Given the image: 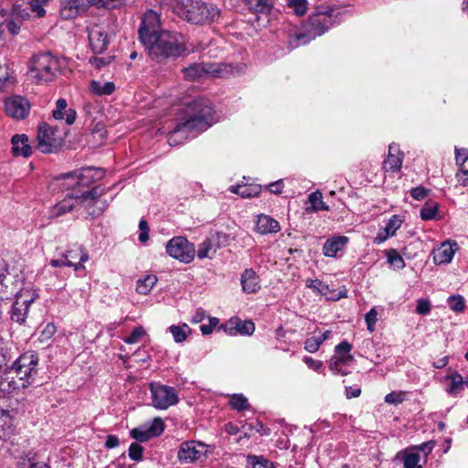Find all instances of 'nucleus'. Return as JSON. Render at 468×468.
<instances>
[{
  "label": "nucleus",
  "mask_w": 468,
  "mask_h": 468,
  "mask_svg": "<svg viewBox=\"0 0 468 468\" xmlns=\"http://www.w3.org/2000/svg\"><path fill=\"white\" fill-rule=\"evenodd\" d=\"M185 122H179L169 134L171 145L181 144L183 138L196 137L216 122L212 103L205 98H197L188 102L185 108Z\"/></svg>",
  "instance_id": "1"
},
{
  "label": "nucleus",
  "mask_w": 468,
  "mask_h": 468,
  "mask_svg": "<svg viewBox=\"0 0 468 468\" xmlns=\"http://www.w3.org/2000/svg\"><path fill=\"white\" fill-rule=\"evenodd\" d=\"M143 45L150 58L157 64L176 59L186 51L184 36L171 30H161Z\"/></svg>",
  "instance_id": "2"
},
{
  "label": "nucleus",
  "mask_w": 468,
  "mask_h": 468,
  "mask_svg": "<svg viewBox=\"0 0 468 468\" xmlns=\"http://www.w3.org/2000/svg\"><path fill=\"white\" fill-rule=\"evenodd\" d=\"M37 356L34 354L20 356L0 379V390L11 393L31 385L37 374Z\"/></svg>",
  "instance_id": "3"
},
{
  "label": "nucleus",
  "mask_w": 468,
  "mask_h": 468,
  "mask_svg": "<svg viewBox=\"0 0 468 468\" xmlns=\"http://www.w3.org/2000/svg\"><path fill=\"white\" fill-rule=\"evenodd\" d=\"M104 193V188L97 186L80 196L68 195L67 197L52 207L50 216L54 218L60 217L73 210L78 205H81L87 208L90 216L98 217L102 214L107 207V203L100 199Z\"/></svg>",
  "instance_id": "4"
},
{
  "label": "nucleus",
  "mask_w": 468,
  "mask_h": 468,
  "mask_svg": "<svg viewBox=\"0 0 468 468\" xmlns=\"http://www.w3.org/2000/svg\"><path fill=\"white\" fill-rule=\"evenodd\" d=\"M333 9L327 7L325 11L311 15L305 26V32L293 31V33L289 34L287 40L288 48L290 49L296 48L323 35L333 25Z\"/></svg>",
  "instance_id": "5"
},
{
  "label": "nucleus",
  "mask_w": 468,
  "mask_h": 468,
  "mask_svg": "<svg viewBox=\"0 0 468 468\" xmlns=\"http://www.w3.org/2000/svg\"><path fill=\"white\" fill-rule=\"evenodd\" d=\"M174 10L179 17L197 25L214 22L220 15L215 5L192 0L177 1Z\"/></svg>",
  "instance_id": "6"
},
{
  "label": "nucleus",
  "mask_w": 468,
  "mask_h": 468,
  "mask_svg": "<svg viewBox=\"0 0 468 468\" xmlns=\"http://www.w3.org/2000/svg\"><path fill=\"white\" fill-rule=\"evenodd\" d=\"M63 66V60L50 52H40L30 60L28 74L37 84L48 83L56 79Z\"/></svg>",
  "instance_id": "7"
},
{
  "label": "nucleus",
  "mask_w": 468,
  "mask_h": 468,
  "mask_svg": "<svg viewBox=\"0 0 468 468\" xmlns=\"http://www.w3.org/2000/svg\"><path fill=\"white\" fill-rule=\"evenodd\" d=\"M239 67L227 63L201 62L191 63L182 69L183 78L187 81H196L205 78H228Z\"/></svg>",
  "instance_id": "8"
},
{
  "label": "nucleus",
  "mask_w": 468,
  "mask_h": 468,
  "mask_svg": "<svg viewBox=\"0 0 468 468\" xmlns=\"http://www.w3.org/2000/svg\"><path fill=\"white\" fill-rule=\"evenodd\" d=\"M103 176L104 171L102 169L89 166L62 174L57 177V180L63 181L62 185L67 188H70L76 186H89L90 184L100 180Z\"/></svg>",
  "instance_id": "9"
},
{
  "label": "nucleus",
  "mask_w": 468,
  "mask_h": 468,
  "mask_svg": "<svg viewBox=\"0 0 468 468\" xmlns=\"http://www.w3.org/2000/svg\"><path fill=\"white\" fill-rule=\"evenodd\" d=\"M165 250L169 256L184 263L191 262L196 254L194 244L182 236L171 239L166 243Z\"/></svg>",
  "instance_id": "10"
},
{
  "label": "nucleus",
  "mask_w": 468,
  "mask_h": 468,
  "mask_svg": "<svg viewBox=\"0 0 468 468\" xmlns=\"http://www.w3.org/2000/svg\"><path fill=\"white\" fill-rule=\"evenodd\" d=\"M152 400L154 408L166 410L178 402V397L173 387L161 384H151Z\"/></svg>",
  "instance_id": "11"
},
{
  "label": "nucleus",
  "mask_w": 468,
  "mask_h": 468,
  "mask_svg": "<svg viewBox=\"0 0 468 468\" xmlns=\"http://www.w3.org/2000/svg\"><path fill=\"white\" fill-rule=\"evenodd\" d=\"M36 297L35 292L29 291L16 292V301L10 311L11 320L19 324H24L27 318L29 307Z\"/></svg>",
  "instance_id": "12"
},
{
  "label": "nucleus",
  "mask_w": 468,
  "mask_h": 468,
  "mask_svg": "<svg viewBox=\"0 0 468 468\" xmlns=\"http://www.w3.org/2000/svg\"><path fill=\"white\" fill-rule=\"evenodd\" d=\"M229 239V235L224 232H211L198 247L197 252L198 259H212L218 249L228 245Z\"/></svg>",
  "instance_id": "13"
},
{
  "label": "nucleus",
  "mask_w": 468,
  "mask_h": 468,
  "mask_svg": "<svg viewBox=\"0 0 468 468\" xmlns=\"http://www.w3.org/2000/svg\"><path fill=\"white\" fill-rule=\"evenodd\" d=\"M57 130L47 124L38 128L37 148L42 153H52L62 144L63 139L56 134Z\"/></svg>",
  "instance_id": "14"
},
{
  "label": "nucleus",
  "mask_w": 468,
  "mask_h": 468,
  "mask_svg": "<svg viewBox=\"0 0 468 468\" xmlns=\"http://www.w3.org/2000/svg\"><path fill=\"white\" fill-rule=\"evenodd\" d=\"M160 29V16L159 15L152 10H147L142 16L141 24L138 28V35L141 43L150 40L152 37L161 32Z\"/></svg>",
  "instance_id": "15"
},
{
  "label": "nucleus",
  "mask_w": 468,
  "mask_h": 468,
  "mask_svg": "<svg viewBox=\"0 0 468 468\" xmlns=\"http://www.w3.org/2000/svg\"><path fill=\"white\" fill-rule=\"evenodd\" d=\"M29 109L28 101L22 96H11L5 101V112L14 119L23 120L27 116Z\"/></svg>",
  "instance_id": "16"
},
{
  "label": "nucleus",
  "mask_w": 468,
  "mask_h": 468,
  "mask_svg": "<svg viewBox=\"0 0 468 468\" xmlns=\"http://www.w3.org/2000/svg\"><path fill=\"white\" fill-rule=\"evenodd\" d=\"M91 0H61L60 16L63 19H72L85 13Z\"/></svg>",
  "instance_id": "17"
},
{
  "label": "nucleus",
  "mask_w": 468,
  "mask_h": 468,
  "mask_svg": "<svg viewBox=\"0 0 468 468\" xmlns=\"http://www.w3.org/2000/svg\"><path fill=\"white\" fill-rule=\"evenodd\" d=\"M68 267H73L75 271L84 269L83 263L89 260V254L81 245L74 244L62 252Z\"/></svg>",
  "instance_id": "18"
},
{
  "label": "nucleus",
  "mask_w": 468,
  "mask_h": 468,
  "mask_svg": "<svg viewBox=\"0 0 468 468\" xmlns=\"http://www.w3.org/2000/svg\"><path fill=\"white\" fill-rule=\"evenodd\" d=\"M203 447V444H197L196 441H193L183 442L177 452V457L181 463H193L201 457L202 451L199 448Z\"/></svg>",
  "instance_id": "19"
},
{
  "label": "nucleus",
  "mask_w": 468,
  "mask_h": 468,
  "mask_svg": "<svg viewBox=\"0 0 468 468\" xmlns=\"http://www.w3.org/2000/svg\"><path fill=\"white\" fill-rule=\"evenodd\" d=\"M403 153L399 150V145L390 144L388 146V154L383 162V169L387 172H399L402 165Z\"/></svg>",
  "instance_id": "20"
},
{
  "label": "nucleus",
  "mask_w": 468,
  "mask_h": 468,
  "mask_svg": "<svg viewBox=\"0 0 468 468\" xmlns=\"http://www.w3.org/2000/svg\"><path fill=\"white\" fill-rule=\"evenodd\" d=\"M89 41L94 53H102L107 49L109 39L107 34L98 26L89 30Z\"/></svg>",
  "instance_id": "21"
},
{
  "label": "nucleus",
  "mask_w": 468,
  "mask_h": 468,
  "mask_svg": "<svg viewBox=\"0 0 468 468\" xmlns=\"http://www.w3.org/2000/svg\"><path fill=\"white\" fill-rule=\"evenodd\" d=\"M457 243L445 241L441 246L432 251V259L435 264H445L452 261L455 251Z\"/></svg>",
  "instance_id": "22"
},
{
  "label": "nucleus",
  "mask_w": 468,
  "mask_h": 468,
  "mask_svg": "<svg viewBox=\"0 0 468 468\" xmlns=\"http://www.w3.org/2000/svg\"><path fill=\"white\" fill-rule=\"evenodd\" d=\"M11 153L14 156L28 157L32 153L28 143V137L26 134H15L11 139Z\"/></svg>",
  "instance_id": "23"
},
{
  "label": "nucleus",
  "mask_w": 468,
  "mask_h": 468,
  "mask_svg": "<svg viewBox=\"0 0 468 468\" xmlns=\"http://www.w3.org/2000/svg\"><path fill=\"white\" fill-rule=\"evenodd\" d=\"M349 239L346 236H335L328 239L323 246L324 255L326 257H335L338 251H341L348 243Z\"/></svg>",
  "instance_id": "24"
},
{
  "label": "nucleus",
  "mask_w": 468,
  "mask_h": 468,
  "mask_svg": "<svg viewBox=\"0 0 468 468\" xmlns=\"http://www.w3.org/2000/svg\"><path fill=\"white\" fill-rule=\"evenodd\" d=\"M280 229V224L276 219L267 215L258 216L255 226V230L258 233L266 235L269 233H277Z\"/></svg>",
  "instance_id": "25"
},
{
  "label": "nucleus",
  "mask_w": 468,
  "mask_h": 468,
  "mask_svg": "<svg viewBox=\"0 0 468 468\" xmlns=\"http://www.w3.org/2000/svg\"><path fill=\"white\" fill-rule=\"evenodd\" d=\"M14 277H12L7 270H5L0 273V302L4 303V300L9 299L10 296L19 292L16 286L13 282Z\"/></svg>",
  "instance_id": "26"
},
{
  "label": "nucleus",
  "mask_w": 468,
  "mask_h": 468,
  "mask_svg": "<svg viewBox=\"0 0 468 468\" xmlns=\"http://www.w3.org/2000/svg\"><path fill=\"white\" fill-rule=\"evenodd\" d=\"M242 290L247 293H254L261 289L260 279L253 269H246L240 278Z\"/></svg>",
  "instance_id": "27"
},
{
  "label": "nucleus",
  "mask_w": 468,
  "mask_h": 468,
  "mask_svg": "<svg viewBox=\"0 0 468 468\" xmlns=\"http://www.w3.org/2000/svg\"><path fill=\"white\" fill-rule=\"evenodd\" d=\"M67 106L65 99H58L52 115L56 120L65 119L67 124H72L76 120V112L73 109H67Z\"/></svg>",
  "instance_id": "28"
},
{
  "label": "nucleus",
  "mask_w": 468,
  "mask_h": 468,
  "mask_svg": "<svg viewBox=\"0 0 468 468\" xmlns=\"http://www.w3.org/2000/svg\"><path fill=\"white\" fill-rule=\"evenodd\" d=\"M247 8L253 14L268 16L273 8L272 0H243Z\"/></svg>",
  "instance_id": "29"
},
{
  "label": "nucleus",
  "mask_w": 468,
  "mask_h": 468,
  "mask_svg": "<svg viewBox=\"0 0 468 468\" xmlns=\"http://www.w3.org/2000/svg\"><path fill=\"white\" fill-rule=\"evenodd\" d=\"M228 325L230 326L229 328L230 335L240 334V335H250L253 334V332L255 330L254 323L250 320H246V321H241L239 319H237L234 321L230 320L229 322Z\"/></svg>",
  "instance_id": "30"
},
{
  "label": "nucleus",
  "mask_w": 468,
  "mask_h": 468,
  "mask_svg": "<svg viewBox=\"0 0 468 468\" xmlns=\"http://www.w3.org/2000/svg\"><path fill=\"white\" fill-rule=\"evenodd\" d=\"M229 190L243 198H250L260 194L261 186L260 185H237L231 186Z\"/></svg>",
  "instance_id": "31"
},
{
  "label": "nucleus",
  "mask_w": 468,
  "mask_h": 468,
  "mask_svg": "<svg viewBox=\"0 0 468 468\" xmlns=\"http://www.w3.org/2000/svg\"><path fill=\"white\" fill-rule=\"evenodd\" d=\"M90 90L97 96H108L114 92L115 84L112 81L102 83L99 80H91L90 83Z\"/></svg>",
  "instance_id": "32"
},
{
  "label": "nucleus",
  "mask_w": 468,
  "mask_h": 468,
  "mask_svg": "<svg viewBox=\"0 0 468 468\" xmlns=\"http://www.w3.org/2000/svg\"><path fill=\"white\" fill-rule=\"evenodd\" d=\"M402 224V220L397 215L392 216L388 221L387 222L384 231L386 232V235L384 237H380L379 235L376 238V240L378 242H381L385 240L387 238L393 236L397 229L400 228Z\"/></svg>",
  "instance_id": "33"
},
{
  "label": "nucleus",
  "mask_w": 468,
  "mask_h": 468,
  "mask_svg": "<svg viewBox=\"0 0 468 468\" xmlns=\"http://www.w3.org/2000/svg\"><path fill=\"white\" fill-rule=\"evenodd\" d=\"M157 282V277L154 274L145 276L137 282L136 291L140 294L146 295Z\"/></svg>",
  "instance_id": "34"
},
{
  "label": "nucleus",
  "mask_w": 468,
  "mask_h": 468,
  "mask_svg": "<svg viewBox=\"0 0 468 468\" xmlns=\"http://www.w3.org/2000/svg\"><path fill=\"white\" fill-rule=\"evenodd\" d=\"M12 15L16 18L27 19L30 16L29 1L17 0L14 4Z\"/></svg>",
  "instance_id": "35"
},
{
  "label": "nucleus",
  "mask_w": 468,
  "mask_h": 468,
  "mask_svg": "<svg viewBox=\"0 0 468 468\" xmlns=\"http://www.w3.org/2000/svg\"><path fill=\"white\" fill-rule=\"evenodd\" d=\"M439 209V204L433 200H428L425 202L420 209V218L423 220L434 219Z\"/></svg>",
  "instance_id": "36"
},
{
  "label": "nucleus",
  "mask_w": 468,
  "mask_h": 468,
  "mask_svg": "<svg viewBox=\"0 0 468 468\" xmlns=\"http://www.w3.org/2000/svg\"><path fill=\"white\" fill-rule=\"evenodd\" d=\"M168 330L176 343L184 342L186 339L187 335L191 332L190 328L186 324L181 325H171Z\"/></svg>",
  "instance_id": "37"
},
{
  "label": "nucleus",
  "mask_w": 468,
  "mask_h": 468,
  "mask_svg": "<svg viewBox=\"0 0 468 468\" xmlns=\"http://www.w3.org/2000/svg\"><path fill=\"white\" fill-rule=\"evenodd\" d=\"M308 201L311 204L312 211L328 210V206L323 200V195L320 191H315L308 196Z\"/></svg>",
  "instance_id": "38"
},
{
  "label": "nucleus",
  "mask_w": 468,
  "mask_h": 468,
  "mask_svg": "<svg viewBox=\"0 0 468 468\" xmlns=\"http://www.w3.org/2000/svg\"><path fill=\"white\" fill-rule=\"evenodd\" d=\"M230 407L238 411L249 410L250 405L243 394H233L229 399Z\"/></svg>",
  "instance_id": "39"
},
{
  "label": "nucleus",
  "mask_w": 468,
  "mask_h": 468,
  "mask_svg": "<svg viewBox=\"0 0 468 468\" xmlns=\"http://www.w3.org/2000/svg\"><path fill=\"white\" fill-rule=\"evenodd\" d=\"M388 262L397 270H402L405 267V261L402 256L394 249L386 251Z\"/></svg>",
  "instance_id": "40"
},
{
  "label": "nucleus",
  "mask_w": 468,
  "mask_h": 468,
  "mask_svg": "<svg viewBox=\"0 0 468 468\" xmlns=\"http://www.w3.org/2000/svg\"><path fill=\"white\" fill-rule=\"evenodd\" d=\"M14 82L9 67L6 64H0V91L10 87Z\"/></svg>",
  "instance_id": "41"
},
{
  "label": "nucleus",
  "mask_w": 468,
  "mask_h": 468,
  "mask_svg": "<svg viewBox=\"0 0 468 468\" xmlns=\"http://www.w3.org/2000/svg\"><path fill=\"white\" fill-rule=\"evenodd\" d=\"M353 359V356H335L329 361V368L335 374L346 375V373L341 369V366L348 363Z\"/></svg>",
  "instance_id": "42"
},
{
  "label": "nucleus",
  "mask_w": 468,
  "mask_h": 468,
  "mask_svg": "<svg viewBox=\"0 0 468 468\" xmlns=\"http://www.w3.org/2000/svg\"><path fill=\"white\" fill-rule=\"evenodd\" d=\"M13 431L12 417L9 412L3 410V416L0 418V438L9 435Z\"/></svg>",
  "instance_id": "43"
},
{
  "label": "nucleus",
  "mask_w": 468,
  "mask_h": 468,
  "mask_svg": "<svg viewBox=\"0 0 468 468\" xmlns=\"http://www.w3.org/2000/svg\"><path fill=\"white\" fill-rule=\"evenodd\" d=\"M420 454L418 452H406L403 455V468H423L420 464Z\"/></svg>",
  "instance_id": "44"
},
{
  "label": "nucleus",
  "mask_w": 468,
  "mask_h": 468,
  "mask_svg": "<svg viewBox=\"0 0 468 468\" xmlns=\"http://www.w3.org/2000/svg\"><path fill=\"white\" fill-rule=\"evenodd\" d=\"M148 431H149V430L147 428V425H142L138 428L133 429L130 431V434H131V437L133 438L134 440L141 441V442H144V441H149L151 438H153L152 435H150L151 433Z\"/></svg>",
  "instance_id": "45"
},
{
  "label": "nucleus",
  "mask_w": 468,
  "mask_h": 468,
  "mask_svg": "<svg viewBox=\"0 0 468 468\" xmlns=\"http://www.w3.org/2000/svg\"><path fill=\"white\" fill-rule=\"evenodd\" d=\"M448 304L451 310L456 313H463L465 310V301L462 295H451L448 298Z\"/></svg>",
  "instance_id": "46"
},
{
  "label": "nucleus",
  "mask_w": 468,
  "mask_h": 468,
  "mask_svg": "<svg viewBox=\"0 0 468 468\" xmlns=\"http://www.w3.org/2000/svg\"><path fill=\"white\" fill-rule=\"evenodd\" d=\"M248 462L252 465V468H275L273 463L262 456L249 455Z\"/></svg>",
  "instance_id": "47"
},
{
  "label": "nucleus",
  "mask_w": 468,
  "mask_h": 468,
  "mask_svg": "<svg viewBox=\"0 0 468 468\" xmlns=\"http://www.w3.org/2000/svg\"><path fill=\"white\" fill-rule=\"evenodd\" d=\"M153 438L160 436L165 431V423L161 418H154L150 424L147 425Z\"/></svg>",
  "instance_id": "48"
},
{
  "label": "nucleus",
  "mask_w": 468,
  "mask_h": 468,
  "mask_svg": "<svg viewBox=\"0 0 468 468\" xmlns=\"http://www.w3.org/2000/svg\"><path fill=\"white\" fill-rule=\"evenodd\" d=\"M288 6L291 7L296 16H301L307 9L306 0H288Z\"/></svg>",
  "instance_id": "49"
},
{
  "label": "nucleus",
  "mask_w": 468,
  "mask_h": 468,
  "mask_svg": "<svg viewBox=\"0 0 468 468\" xmlns=\"http://www.w3.org/2000/svg\"><path fill=\"white\" fill-rule=\"evenodd\" d=\"M30 14L33 13L37 17H42L45 16L46 11L44 9L45 0H28Z\"/></svg>",
  "instance_id": "50"
},
{
  "label": "nucleus",
  "mask_w": 468,
  "mask_h": 468,
  "mask_svg": "<svg viewBox=\"0 0 468 468\" xmlns=\"http://www.w3.org/2000/svg\"><path fill=\"white\" fill-rule=\"evenodd\" d=\"M305 285L307 288H310L315 292H320L321 294H325L328 291V286L324 284L320 280H312L308 279L305 282Z\"/></svg>",
  "instance_id": "51"
},
{
  "label": "nucleus",
  "mask_w": 468,
  "mask_h": 468,
  "mask_svg": "<svg viewBox=\"0 0 468 468\" xmlns=\"http://www.w3.org/2000/svg\"><path fill=\"white\" fill-rule=\"evenodd\" d=\"M451 379L452 383L450 388L448 389V392L452 394L457 393L462 388L464 383L463 377L461 376V374L455 372L451 376Z\"/></svg>",
  "instance_id": "52"
},
{
  "label": "nucleus",
  "mask_w": 468,
  "mask_h": 468,
  "mask_svg": "<svg viewBox=\"0 0 468 468\" xmlns=\"http://www.w3.org/2000/svg\"><path fill=\"white\" fill-rule=\"evenodd\" d=\"M144 448L137 442H133L128 451L129 457L133 461H141L143 459Z\"/></svg>",
  "instance_id": "53"
},
{
  "label": "nucleus",
  "mask_w": 468,
  "mask_h": 468,
  "mask_svg": "<svg viewBox=\"0 0 468 468\" xmlns=\"http://www.w3.org/2000/svg\"><path fill=\"white\" fill-rule=\"evenodd\" d=\"M322 345L318 336H312L306 339L304 343V349L309 353L316 352Z\"/></svg>",
  "instance_id": "54"
},
{
  "label": "nucleus",
  "mask_w": 468,
  "mask_h": 468,
  "mask_svg": "<svg viewBox=\"0 0 468 468\" xmlns=\"http://www.w3.org/2000/svg\"><path fill=\"white\" fill-rule=\"evenodd\" d=\"M378 312L375 308L370 309L365 315V321L368 331L373 332L375 330V324L377 323Z\"/></svg>",
  "instance_id": "55"
},
{
  "label": "nucleus",
  "mask_w": 468,
  "mask_h": 468,
  "mask_svg": "<svg viewBox=\"0 0 468 468\" xmlns=\"http://www.w3.org/2000/svg\"><path fill=\"white\" fill-rule=\"evenodd\" d=\"M138 239L142 243H145L149 239V227L145 219H141L139 222Z\"/></svg>",
  "instance_id": "56"
},
{
  "label": "nucleus",
  "mask_w": 468,
  "mask_h": 468,
  "mask_svg": "<svg viewBox=\"0 0 468 468\" xmlns=\"http://www.w3.org/2000/svg\"><path fill=\"white\" fill-rule=\"evenodd\" d=\"M145 335V331L143 327L138 326L135 327L131 335L124 340L127 344H135L137 343L144 335Z\"/></svg>",
  "instance_id": "57"
},
{
  "label": "nucleus",
  "mask_w": 468,
  "mask_h": 468,
  "mask_svg": "<svg viewBox=\"0 0 468 468\" xmlns=\"http://www.w3.org/2000/svg\"><path fill=\"white\" fill-rule=\"evenodd\" d=\"M112 57H91L89 59V62L91 66H93L96 69H101L107 65H109L112 62Z\"/></svg>",
  "instance_id": "58"
},
{
  "label": "nucleus",
  "mask_w": 468,
  "mask_h": 468,
  "mask_svg": "<svg viewBox=\"0 0 468 468\" xmlns=\"http://www.w3.org/2000/svg\"><path fill=\"white\" fill-rule=\"evenodd\" d=\"M436 446V441L433 440L425 441L420 445H416L412 447L413 450H417L419 452H422L427 458V456L432 452L434 447Z\"/></svg>",
  "instance_id": "59"
},
{
  "label": "nucleus",
  "mask_w": 468,
  "mask_h": 468,
  "mask_svg": "<svg viewBox=\"0 0 468 468\" xmlns=\"http://www.w3.org/2000/svg\"><path fill=\"white\" fill-rule=\"evenodd\" d=\"M468 160V149L455 147V162L459 166H463Z\"/></svg>",
  "instance_id": "60"
},
{
  "label": "nucleus",
  "mask_w": 468,
  "mask_h": 468,
  "mask_svg": "<svg viewBox=\"0 0 468 468\" xmlns=\"http://www.w3.org/2000/svg\"><path fill=\"white\" fill-rule=\"evenodd\" d=\"M351 348L352 346L347 341H342L335 348V351L337 355L336 356H350L348 353L350 352Z\"/></svg>",
  "instance_id": "61"
},
{
  "label": "nucleus",
  "mask_w": 468,
  "mask_h": 468,
  "mask_svg": "<svg viewBox=\"0 0 468 468\" xmlns=\"http://www.w3.org/2000/svg\"><path fill=\"white\" fill-rule=\"evenodd\" d=\"M429 192V189L420 186L410 190V196L416 200H422L428 196Z\"/></svg>",
  "instance_id": "62"
},
{
  "label": "nucleus",
  "mask_w": 468,
  "mask_h": 468,
  "mask_svg": "<svg viewBox=\"0 0 468 468\" xmlns=\"http://www.w3.org/2000/svg\"><path fill=\"white\" fill-rule=\"evenodd\" d=\"M404 400V394L399 392H390L386 395L385 402L388 404H399Z\"/></svg>",
  "instance_id": "63"
},
{
  "label": "nucleus",
  "mask_w": 468,
  "mask_h": 468,
  "mask_svg": "<svg viewBox=\"0 0 468 468\" xmlns=\"http://www.w3.org/2000/svg\"><path fill=\"white\" fill-rule=\"evenodd\" d=\"M416 312L419 314H428L431 312V303L426 299L418 300Z\"/></svg>",
  "instance_id": "64"
}]
</instances>
